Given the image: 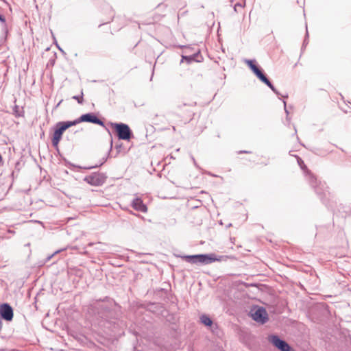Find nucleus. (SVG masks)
Segmentation results:
<instances>
[{
    "label": "nucleus",
    "instance_id": "9b49d317",
    "mask_svg": "<svg viewBox=\"0 0 351 351\" xmlns=\"http://www.w3.org/2000/svg\"><path fill=\"white\" fill-rule=\"evenodd\" d=\"M307 178H308L310 184L312 186V187L315 188L316 193H319V191L318 189L317 188V178L313 174H311V173H308L307 175Z\"/></svg>",
    "mask_w": 351,
    "mask_h": 351
},
{
    "label": "nucleus",
    "instance_id": "6ab92c4d",
    "mask_svg": "<svg viewBox=\"0 0 351 351\" xmlns=\"http://www.w3.org/2000/svg\"><path fill=\"white\" fill-rule=\"evenodd\" d=\"M298 162H299V164L300 165V164H301V162H303L302 161V160H301L300 158H298Z\"/></svg>",
    "mask_w": 351,
    "mask_h": 351
},
{
    "label": "nucleus",
    "instance_id": "0eeeda50",
    "mask_svg": "<svg viewBox=\"0 0 351 351\" xmlns=\"http://www.w3.org/2000/svg\"><path fill=\"white\" fill-rule=\"evenodd\" d=\"M251 315L254 321L262 324L266 323L268 320L267 313L263 307H258V308L252 310Z\"/></svg>",
    "mask_w": 351,
    "mask_h": 351
},
{
    "label": "nucleus",
    "instance_id": "f257e3e1",
    "mask_svg": "<svg viewBox=\"0 0 351 351\" xmlns=\"http://www.w3.org/2000/svg\"><path fill=\"white\" fill-rule=\"evenodd\" d=\"M184 261L192 264L208 265L215 261H220L221 258H218L214 254H196L187 255L182 257Z\"/></svg>",
    "mask_w": 351,
    "mask_h": 351
},
{
    "label": "nucleus",
    "instance_id": "a211bd4d",
    "mask_svg": "<svg viewBox=\"0 0 351 351\" xmlns=\"http://www.w3.org/2000/svg\"><path fill=\"white\" fill-rule=\"evenodd\" d=\"M182 58L190 59V60L192 59V58H191V57L188 58V57H186V56H182Z\"/></svg>",
    "mask_w": 351,
    "mask_h": 351
},
{
    "label": "nucleus",
    "instance_id": "1a4fd4ad",
    "mask_svg": "<svg viewBox=\"0 0 351 351\" xmlns=\"http://www.w3.org/2000/svg\"><path fill=\"white\" fill-rule=\"evenodd\" d=\"M0 315L6 321H11L13 318L12 308L8 304H3L0 306Z\"/></svg>",
    "mask_w": 351,
    "mask_h": 351
},
{
    "label": "nucleus",
    "instance_id": "dca6fc26",
    "mask_svg": "<svg viewBox=\"0 0 351 351\" xmlns=\"http://www.w3.org/2000/svg\"><path fill=\"white\" fill-rule=\"evenodd\" d=\"M283 102H284V106H285V112H286V113H287V114L288 115V113H289V112H288V110H287V108H286V102H285V101H284Z\"/></svg>",
    "mask_w": 351,
    "mask_h": 351
},
{
    "label": "nucleus",
    "instance_id": "f8f14e48",
    "mask_svg": "<svg viewBox=\"0 0 351 351\" xmlns=\"http://www.w3.org/2000/svg\"><path fill=\"white\" fill-rule=\"evenodd\" d=\"M200 321L203 324L207 326H210L213 324L212 319L206 315H202L200 317Z\"/></svg>",
    "mask_w": 351,
    "mask_h": 351
},
{
    "label": "nucleus",
    "instance_id": "7ed1b4c3",
    "mask_svg": "<svg viewBox=\"0 0 351 351\" xmlns=\"http://www.w3.org/2000/svg\"><path fill=\"white\" fill-rule=\"evenodd\" d=\"M75 125L73 121H61L56 124V129L55 130L53 138L51 139L52 145L54 147H57L59 142L62 138L63 132L69 128Z\"/></svg>",
    "mask_w": 351,
    "mask_h": 351
},
{
    "label": "nucleus",
    "instance_id": "6e6552de",
    "mask_svg": "<svg viewBox=\"0 0 351 351\" xmlns=\"http://www.w3.org/2000/svg\"><path fill=\"white\" fill-rule=\"evenodd\" d=\"M268 341L281 351H290L291 348L289 344L285 341L280 339L277 335H269Z\"/></svg>",
    "mask_w": 351,
    "mask_h": 351
},
{
    "label": "nucleus",
    "instance_id": "9d476101",
    "mask_svg": "<svg viewBox=\"0 0 351 351\" xmlns=\"http://www.w3.org/2000/svg\"><path fill=\"white\" fill-rule=\"evenodd\" d=\"M132 206L137 211L142 213H146L147 211L146 205L143 204L142 199L139 197H136L132 200Z\"/></svg>",
    "mask_w": 351,
    "mask_h": 351
},
{
    "label": "nucleus",
    "instance_id": "423d86ee",
    "mask_svg": "<svg viewBox=\"0 0 351 351\" xmlns=\"http://www.w3.org/2000/svg\"><path fill=\"white\" fill-rule=\"evenodd\" d=\"M106 177L100 173H93L91 175L87 176L84 178V180L93 186H100L106 181Z\"/></svg>",
    "mask_w": 351,
    "mask_h": 351
},
{
    "label": "nucleus",
    "instance_id": "412c9836",
    "mask_svg": "<svg viewBox=\"0 0 351 351\" xmlns=\"http://www.w3.org/2000/svg\"><path fill=\"white\" fill-rule=\"evenodd\" d=\"M241 153H247V152L244 151V152H241Z\"/></svg>",
    "mask_w": 351,
    "mask_h": 351
},
{
    "label": "nucleus",
    "instance_id": "f3484780",
    "mask_svg": "<svg viewBox=\"0 0 351 351\" xmlns=\"http://www.w3.org/2000/svg\"><path fill=\"white\" fill-rule=\"evenodd\" d=\"M191 158H192V160H193V161L194 162V165H196V162L195 160V158L193 156Z\"/></svg>",
    "mask_w": 351,
    "mask_h": 351
},
{
    "label": "nucleus",
    "instance_id": "2eb2a0df",
    "mask_svg": "<svg viewBox=\"0 0 351 351\" xmlns=\"http://www.w3.org/2000/svg\"><path fill=\"white\" fill-rule=\"evenodd\" d=\"M0 21H1V23H5V17H4L3 16H2V15H0Z\"/></svg>",
    "mask_w": 351,
    "mask_h": 351
},
{
    "label": "nucleus",
    "instance_id": "4468645a",
    "mask_svg": "<svg viewBox=\"0 0 351 351\" xmlns=\"http://www.w3.org/2000/svg\"><path fill=\"white\" fill-rule=\"evenodd\" d=\"M242 8V5H241L240 3H236V4L234 5V10H235L236 12H237V8Z\"/></svg>",
    "mask_w": 351,
    "mask_h": 351
},
{
    "label": "nucleus",
    "instance_id": "f03ea898",
    "mask_svg": "<svg viewBox=\"0 0 351 351\" xmlns=\"http://www.w3.org/2000/svg\"><path fill=\"white\" fill-rule=\"evenodd\" d=\"M245 63L252 69L254 73L256 75V77L264 84H265L268 87H269L271 90L278 94L277 90L272 85L270 81L267 78V77L263 74V73L261 71V69L255 64V60H245Z\"/></svg>",
    "mask_w": 351,
    "mask_h": 351
},
{
    "label": "nucleus",
    "instance_id": "20e7f679",
    "mask_svg": "<svg viewBox=\"0 0 351 351\" xmlns=\"http://www.w3.org/2000/svg\"><path fill=\"white\" fill-rule=\"evenodd\" d=\"M111 126L116 130L117 136L119 139L127 141L130 139L132 133L130 127L127 124L123 123H111Z\"/></svg>",
    "mask_w": 351,
    "mask_h": 351
},
{
    "label": "nucleus",
    "instance_id": "ddd939ff",
    "mask_svg": "<svg viewBox=\"0 0 351 351\" xmlns=\"http://www.w3.org/2000/svg\"><path fill=\"white\" fill-rule=\"evenodd\" d=\"M73 99H76L79 104H82L83 97L82 96H73Z\"/></svg>",
    "mask_w": 351,
    "mask_h": 351
},
{
    "label": "nucleus",
    "instance_id": "aec40b11",
    "mask_svg": "<svg viewBox=\"0 0 351 351\" xmlns=\"http://www.w3.org/2000/svg\"><path fill=\"white\" fill-rule=\"evenodd\" d=\"M97 304H98L99 306L103 307V304H101L100 303H98Z\"/></svg>",
    "mask_w": 351,
    "mask_h": 351
},
{
    "label": "nucleus",
    "instance_id": "39448f33",
    "mask_svg": "<svg viewBox=\"0 0 351 351\" xmlns=\"http://www.w3.org/2000/svg\"><path fill=\"white\" fill-rule=\"evenodd\" d=\"M81 122H89L99 125L102 127H105L104 123L101 120L98 119L93 113H86L82 114L78 119L73 121V123H75V125Z\"/></svg>",
    "mask_w": 351,
    "mask_h": 351
}]
</instances>
